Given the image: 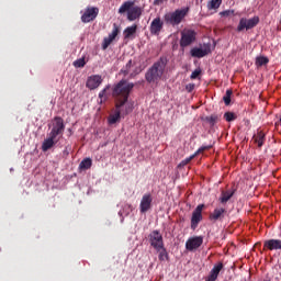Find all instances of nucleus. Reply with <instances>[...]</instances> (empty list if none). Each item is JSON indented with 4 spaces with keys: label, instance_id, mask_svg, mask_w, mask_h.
<instances>
[{
    "label": "nucleus",
    "instance_id": "obj_1",
    "mask_svg": "<svg viewBox=\"0 0 281 281\" xmlns=\"http://www.w3.org/2000/svg\"><path fill=\"white\" fill-rule=\"evenodd\" d=\"M135 83L127 82L125 79H122L116 85H114L112 89V95L117 100L116 110L113 114H111L108 119L109 124H116L120 122L122 106H124L128 102V95H131V91H133Z\"/></svg>",
    "mask_w": 281,
    "mask_h": 281
},
{
    "label": "nucleus",
    "instance_id": "obj_2",
    "mask_svg": "<svg viewBox=\"0 0 281 281\" xmlns=\"http://www.w3.org/2000/svg\"><path fill=\"white\" fill-rule=\"evenodd\" d=\"M168 66V58L160 57L156 63L149 67L145 74V80L149 85H159V80L164 78L166 74V67Z\"/></svg>",
    "mask_w": 281,
    "mask_h": 281
},
{
    "label": "nucleus",
    "instance_id": "obj_3",
    "mask_svg": "<svg viewBox=\"0 0 281 281\" xmlns=\"http://www.w3.org/2000/svg\"><path fill=\"white\" fill-rule=\"evenodd\" d=\"M143 12L144 9L139 5H135L134 0H127L119 8V14L127 13V21H137V19H140Z\"/></svg>",
    "mask_w": 281,
    "mask_h": 281
},
{
    "label": "nucleus",
    "instance_id": "obj_4",
    "mask_svg": "<svg viewBox=\"0 0 281 281\" xmlns=\"http://www.w3.org/2000/svg\"><path fill=\"white\" fill-rule=\"evenodd\" d=\"M190 8L177 9L175 12H169L164 15L166 25H172V27L180 25V23L188 16Z\"/></svg>",
    "mask_w": 281,
    "mask_h": 281
},
{
    "label": "nucleus",
    "instance_id": "obj_5",
    "mask_svg": "<svg viewBox=\"0 0 281 281\" xmlns=\"http://www.w3.org/2000/svg\"><path fill=\"white\" fill-rule=\"evenodd\" d=\"M48 135L55 137L56 139H58V137H63V135H65V120H63V117H60V116L54 117L53 127H52L50 132L48 133Z\"/></svg>",
    "mask_w": 281,
    "mask_h": 281
},
{
    "label": "nucleus",
    "instance_id": "obj_6",
    "mask_svg": "<svg viewBox=\"0 0 281 281\" xmlns=\"http://www.w3.org/2000/svg\"><path fill=\"white\" fill-rule=\"evenodd\" d=\"M196 41V33L194 30H183L181 32L180 47H190Z\"/></svg>",
    "mask_w": 281,
    "mask_h": 281
},
{
    "label": "nucleus",
    "instance_id": "obj_7",
    "mask_svg": "<svg viewBox=\"0 0 281 281\" xmlns=\"http://www.w3.org/2000/svg\"><path fill=\"white\" fill-rule=\"evenodd\" d=\"M149 243L156 251H161V249H164V236H161L159 231H154L149 234Z\"/></svg>",
    "mask_w": 281,
    "mask_h": 281
},
{
    "label": "nucleus",
    "instance_id": "obj_8",
    "mask_svg": "<svg viewBox=\"0 0 281 281\" xmlns=\"http://www.w3.org/2000/svg\"><path fill=\"white\" fill-rule=\"evenodd\" d=\"M205 209V204H199L195 210L192 212L191 216V229H196L199 227V223L203 221V210Z\"/></svg>",
    "mask_w": 281,
    "mask_h": 281
},
{
    "label": "nucleus",
    "instance_id": "obj_9",
    "mask_svg": "<svg viewBox=\"0 0 281 281\" xmlns=\"http://www.w3.org/2000/svg\"><path fill=\"white\" fill-rule=\"evenodd\" d=\"M98 14H100V9L97 7H88L83 14L81 15L82 23H91V21H95L98 19Z\"/></svg>",
    "mask_w": 281,
    "mask_h": 281
},
{
    "label": "nucleus",
    "instance_id": "obj_10",
    "mask_svg": "<svg viewBox=\"0 0 281 281\" xmlns=\"http://www.w3.org/2000/svg\"><path fill=\"white\" fill-rule=\"evenodd\" d=\"M212 46L210 44H204L203 48L194 47L191 49L190 54L192 58H205L207 54L212 52Z\"/></svg>",
    "mask_w": 281,
    "mask_h": 281
},
{
    "label": "nucleus",
    "instance_id": "obj_11",
    "mask_svg": "<svg viewBox=\"0 0 281 281\" xmlns=\"http://www.w3.org/2000/svg\"><path fill=\"white\" fill-rule=\"evenodd\" d=\"M201 245H203V237L201 236L191 237L186 243V249L188 251H194L199 249Z\"/></svg>",
    "mask_w": 281,
    "mask_h": 281
},
{
    "label": "nucleus",
    "instance_id": "obj_12",
    "mask_svg": "<svg viewBox=\"0 0 281 281\" xmlns=\"http://www.w3.org/2000/svg\"><path fill=\"white\" fill-rule=\"evenodd\" d=\"M153 206V195L150 193L144 194L140 204H139V210L140 214H146L148 210Z\"/></svg>",
    "mask_w": 281,
    "mask_h": 281
},
{
    "label": "nucleus",
    "instance_id": "obj_13",
    "mask_svg": "<svg viewBox=\"0 0 281 281\" xmlns=\"http://www.w3.org/2000/svg\"><path fill=\"white\" fill-rule=\"evenodd\" d=\"M150 34L154 36H159L161 30H164V21H161V18H155L149 26Z\"/></svg>",
    "mask_w": 281,
    "mask_h": 281
},
{
    "label": "nucleus",
    "instance_id": "obj_14",
    "mask_svg": "<svg viewBox=\"0 0 281 281\" xmlns=\"http://www.w3.org/2000/svg\"><path fill=\"white\" fill-rule=\"evenodd\" d=\"M102 85V76L92 75L87 79L86 87L93 91V89H98Z\"/></svg>",
    "mask_w": 281,
    "mask_h": 281
},
{
    "label": "nucleus",
    "instance_id": "obj_15",
    "mask_svg": "<svg viewBox=\"0 0 281 281\" xmlns=\"http://www.w3.org/2000/svg\"><path fill=\"white\" fill-rule=\"evenodd\" d=\"M59 139L60 138H56L48 134V137L45 138L44 142L42 143L43 153H47V150H52V148H54V146H56V144H58Z\"/></svg>",
    "mask_w": 281,
    "mask_h": 281
},
{
    "label": "nucleus",
    "instance_id": "obj_16",
    "mask_svg": "<svg viewBox=\"0 0 281 281\" xmlns=\"http://www.w3.org/2000/svg\"><path fill=\"white\" fill-rule=\"evenodd\" d=\"M223 267H224L223 262H218L217 265H215L212 268V270L205 281H216L218 279V273H221V271H223Z\"/></svg>",
    "mask_w": 281,
    "mask_h": 281
},
{
    "label": "nucleus",
    "instance_id": "obj_17",
    "mask_svg": "<svg viewBox=\"0 0 281 281\" xmlns=\"http://www.w3.org/2000/svg\"><path fill=\"white\" fill-rule=\"evenodd\" d=\"M263 247L269 251L281 249V239H268L263 243Z\"/></svg>",
    "mask_w": 281,
    "mask_h": 281
},
{
    "label": "nucleus",
    "instance_id": "obj_18",
    "mask_svg": "<svg viewBox=\"0 0 281 281\" xmlns=\"http://www.w3.org/2000/svg\"><path fill=\"white\" fill-rule=\"evenodd\" d=\"M226 212L225 209H214L213 213L210 214V221H223Z\"/></svg>",
    "mask_w": 281,
    "mask_h": 281
},
{
    "label": "nucleus",
    "instance_id": "obj_19",
    "mask_svg": "<svg viewBox=\"0 0 281 281\" xmlns=\"http://www.w3.org/2000/svg\"><path fill=\"white\" fill-rule=\"evenodd\" d=\"M251 144H256L258 148H261L262 144H265V134L262 131L257 132V134L252 136Z\"/></svg>",
    "mask_w": 281,
    "mask_h": 281
},
{
    "label": "nucleus",
    "instance_id": "obj_20",
    "mask_svg": "<svg viewBox=\"0 0 281 281\" xmlns=\"http://www.w3.org/2000/svg\"><path fill=\"white\" fill-rule=\"evenodd\" d=\"M135 34H137V24H133L132 26H127L124 31H123V36L124 38H131L132 36H135Z\"/></svg>",
    "mask_w": 281,
    "mask_h": 281
},
{
    "label": "nucleus",
    "instance_id": "obj_21",
    "mask_svg": "<svg viewBox=\"0 0 281 281\" xmlns=\"http://www.w3.org/2000/svg\"><path fill=\"white\" fill-rule=\"evenodd\" d=\"M93 166V160L91 158H85L80 164H79V170H89Z\"/></svg>",
    "mask_w": 281,
    "mask_h": 281
},
{
    "label": "nucleus",
    "instance_id": "obj_22",
    "mask_svg": "<svg viewBox=\"0 0 281 281\" xmlns=\"http://www.w3.org/2000/svg\"><path fill=\"white\" fill-rule=\"evenodd\" d=\"M222 3L223 0H211L207 3V10H218Z\"/></svg>",
    "mask_w": 281,
    "mask_h": 281
},
{
    "label": "nucleus",
    "instance_id": "obj_23",
    "mask_svg": "<svg viewBox=\"0 0 281 281\" xmlns=\"http://www.w3.org/2000/svg\"><path fill=\"white\" fill-rule=\"evenodd\" d=\"M234 196V191H223L222 196L220 198L221 203H227L229 199Z\"/></svg>",
    "mask_w": 281,
    "mask_h": 281
},
{
    "label": "nucleus",
    "instance_id": "obj_24",
    "mask_svg": "<svg viewBox=\"0 0 281 281\" xmlns=\"http://www.w3.org/2000/svg\"><path fill=\"white\" fill-rule=\"evenodd\" d=\"M258 23H260V18L254 16L252 19H249L247 21V30H251L252 27H256Z\"/></svg>",
    "mask_w": 281,
    "mask_h": 281
},
{
    "label": "nucleus",
    "instance_id": "obj_25",
    "mask_svg": "<svg viewBox=\"0 0 281 281\" xmlns=\"http://www.w3.org/2000/svg\"><path fill=\"white\" fill-rule=\"evenodd\" d=\"M234 92L232 91V89L226 90V93L223 97V101H224L226 106H229V104H232V94Z\"/></svg>",
    "mask_w": 281,
    "mask_h": 281
},
{
    "label": "nucleus",
    "instance_id": "obj_26",
    "mask_svg": "<svg viewBox=\"0 0 281 281\" xmlns=\"http://www.w3.org/2000/svg\"><path fill=\"white\" fill-rule=\"evenodd\" d=\"M269 64V58L265 57V56H259L256 58V65L258 67H263V65Z\"/></svg>",
    "mask_w": 281,
    "mask_h": 281
},
{
    "label": "nucleus",
    "instance_id": "obj_27",
    "mask_svg": "<svg viewBox=\"0 0 281 281\" xmlns=\"http://www.w3.org/2000/svg\"><path fill=\"white\" fill-rule=\"evenodd\" d=\"M117 34H120V26H117V24H113V30L108 35V37H110L111 41H113L114 38H117Z\"/></svg>",
    "mask_w": 281,
    "mask_h": 281
},
{
    "label": "nucleus",
    "instance_id": "obj_28",
    "mask_svg": "<svg viewBox=\"0 0 281 281\" xmlns=\"http://www.w3.org/2000/svg\"><path fill=\"white\" fill-rule=\"evenodd\" d=\"M131 67H133V59H130L127 64L121 69V74H124L125 76H128L131 71Z\"/></svg>",
    "mask_w": 281,
    "mask_h": 281
},
{
    "label": "nucleus",
    "instance_id": "obj_29",
    "mask_svg": "<svg viewBox=\"0 0 281 281\" xmlns=\"http://www.w3.org/2000/svg\"><path fill=\"white\" fill-rule=\"evenodd\" d=\"M72 65L77 69H81L82 67H85V65H87V61L85 60V57H81L79 59H76Z\"/></svg>",
    "mask_w": 281,
    "mask_h": 281
},
{
    "label": "nucleus",
    "instance_id": "obj_30",
    "mask_svg": "<svg viewBox=\"0 0 281 281\" xmlns=\"http://www.w3.org/2000/svg\"><path fill=\"white\" fill-rule=\"evenodd\" d=\"M158 252H159L158 258L161 262H164V260H168V251L166 250V247L162 246V248H160Z\"/></svg>",
    "mask_w": 281,
    "mask_h": 281
},
{
    "label": "nucleus",
    "instance_id": "obj_31",
    "mask_svg": "<svg viewBox=\"0 0 281 281\" xmlns=\"http://www.w3.org/2000/svg\"><path fill=\"white\" fill-rule=\"evenodd\" d=\"M224 120H226V122H234V120H236V114L234 112H225Z\"/></svg>",
    "mask_w": 281,
    "mask_h": 281
},
{
    "label": "nucleus",
    "instance_id": "obj_32",
    "mask_svg": "<svg viewBox=\"0 0 281 281\" xmlns=\"http://www.w3.org/2000/svg\"><path fill=\"white\" fill-rule=\"evenodd\" d=\"M247 27V19L243 18L237 26V32H243Z\"/></svg>",
    "mask_w": 281,
    "mask_h": 281
},
{
    "label": "nucleus",
    "instance_id": "obj_33",
    "mask_svg": "<svg viewBox=\"0 0 281 281\" xmlns=\"http://www.w3.org/2000/svg\"><path fill=\"white\" fill-rule=\"evenodd\" d=\"M111 43H113V40H111L109 36L104 37L102 43V49H109V45H111Z\"/></svg>",
    "mask_w": 281,
    "mask_h": 281
},
{
    "label": "nucleus",
    "instance_id": "obj_34",
    "mask_svg": "<svg viewBox=\"0 0 281 281\" xmlns=\"http://www.w3.org/2000/svg\"><path fill=\"white\" fill-rule=\"evenodd\" d=\"M206 122H209V124H211V126H214V124H216L218 122V115H211V116L206 117Z\"/></svg>",
    "mask_w": 281,
    "mask_h": 281
},
{
    "label": "nucleus",
    "instance_id": "obj_35",
    "mask_svg": "<svg viewBox=\"0 0 281 281\" xmlns=\"http://www.w3.org/2000/svg\"><path fill=\"white\" fill-rule=\"evenodd\" d=\"M108 89H109V86L105 87L103 90H101V91L99 92V98H100V100H101L100 102H105Z\"/></svg>",
    "mask_w": 281,
    "mask_h": 281
},
{
    "label": "nucleus",
    "instance_id": "obj_36",
    "mask_svg": "<svg viewBox=\"0 0 281 281\" xmlns=\"http://www.w3.org/2000/svg\"><path fill=\"white\" fill-rule=\"evenodd\" d=\"M211 148H212V145L202 146L193 155L198 157V155H201V153H205V150H210Z\"/></svg>",
    "mask_w": 281,
    "mask_h": 281
},
{
    "label": "nucleus",
    "instance_id": "obj_37",
    "mask_svg": "<svg viewBox=\"0 0 281 281\" xmlns=\"http://www.w3.org/2000/svg\"><path fill=\"white\" fill-rule=\"evenodd\" d=\"M220 16H226V18L234 16V10L222 11L220 12Z\"/></svg>",
    "mask_w": 281,
    "mask_h": 281
},
{
    "label": "nucleus",
    "instance_id": "obj_38",
    "mask_svg": "<svg viewBox=\"0 0 281 281\" xmlns=\"http://www.w3.org/2000/svg\"><path fill=\"white\" fill-rule=\"evenodd\" d=\"M194 157H196V156L193 154L190 157L186 158L184 160H182L180 162V166H188V164H190V161H192V159H194Z\"/></svg>",
    "mask_w": 281,
    "mask_h": 281
},
{
    "label": "nucleus",
    "instance_id": "obj_39",
    "mask_svg": "<svg viewBox=\"0 0 281 281\" xmlns=\"http://www.w3.org/2000/svg\"><path fill=\"white\" fill-rule=\"evenodd\" d=\"M199 76H201V69H195V70L191 74L190 78H191V80H196V79L199 78Z\"/></svg>",
    "mask_w": 281,
    "mask_h": 281
},
{
    "label": "nucleus",
    "instance_id": "obj_40",
    "mask_svg": "<svg viewBox=\"0 0 281 281\" xmlns=\"http://www.w3.org/2000/svg\"><path fill=\"white\" fill-rule=\"evenodd\" d=\"M186 90L188 91V93H192V91H194V83L187 85Z\"/></svg>",
    "mask_w": 281,
    "mask_h": 281
},
{
    "label": "nucleus",
    "instance_id": "obj_41",
    "mask_svg": "<svg viewBox=\"0 0 281 281\" xmlns=\"http://www.w3.org/2000/svg\"><path fill=\"white\" fill-rule=\"evenodd\" d=\"M166 0H154V5H161Z\"/></svg>",
    "mask_w": 281,
    "mask_h": 281
},
{
    "label": "nucleus",
    "instance_id": "obj_42",
    "mask_svg": "<svg viewBox=\"0 0 281 281\" xmlns=\"http://www.w3.org/2000/svg\"><path fill=\"white\" fill-rule=\"evenodd\" d=\"M64 155H69V150L65 149Z\"/></svg>",
    "mask_w": 281,
    "mask_h": 281
},
{
    "label": "nucleus",
    "instance_id": "obj_43",
    "mask_svg": "<svg viewBox=\"0 0 281 281\" xmlns=\"http://www.w3.org/2000/svg\"><path fill=\"white\" fill-rule=\"evenodd\" d=\"M131 111H133V108H130V110L126 113H131Z\"/></svg>",
    "mask_w": 281,
    "mask_h": 281
},
{
    "label": "nucleus",
    "instance_id": "obj_44",
    "mask_svg": "<svg viewBox=\"0 0 281 281\" xmlns=\"http://www.w3.org/2000/svg\"><path fill=\"white\" fill-rule=\"evenodd\" d=\"M131 78H133V74H131Z\"/></svg>",
    "mask_w": 281,
    "mask_h": 281
}]
</instances>
